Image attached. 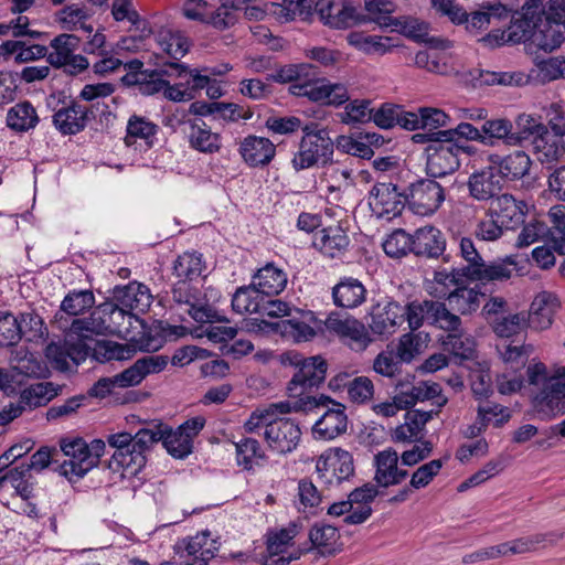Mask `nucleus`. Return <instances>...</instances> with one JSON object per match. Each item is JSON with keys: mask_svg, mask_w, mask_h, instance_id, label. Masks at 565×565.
<instances>
[{"mask_svg": "<svg viewBox=\"0 0 565 565\" xmlns=\"http://www.w3.org/2000/svg\"><path fill=\"white\" fill-rule=\"evenodd\" d=\"M461 315L477 311L487 294L481 290L489 281L509 279L515 267L509 256L502 260L487 264L470 238H461Z\"/></svg>", "mask_w": 565, "mask_h": 565, "instance_id": "f257e3e1", "label": "nucleus"}, {"mask_svg": "<svg viewBox=\"0 0 565 565\" xmlns=\"http://www.w3.org/2000/svg\"><path fill=\"white\" fill-rule=\"evenodd\" d=\"M334 140L327 127L318 122H308L302 127V137L291 166L299 172L312 167H327L333 163Z\"/></svg>", "mask_w": 565, "mask_h": 565, "instance_id": "f03ea898", "label": "nucleus"}, {"mask_svg": "<svg viewBox=\"0 0 565 565\" xmlns=\"http://www.w3.org/2000/svg\"><path fill=\"white\" fill-rule=\"evenodd\" d=\"M281 360L297 369L288 383L290 395L298 386L305 390L318 388L326 380L329 363L320 354L305 356L297 351H287L281 355Z\"/></svg>", "mask_w": 565, "mask_h": 565, "instance_id": "7ed1b4c3", "label": "nucleus"}, {"mask_svg": "<svg viewBox=\"0 0 565 565\" xmlns=\"http://www.w3.org/2000/svg\"><path fill=\"white\" fill-rule=\"evenodd\" d=\"M97 319L93 316L89 318L74 319L70 331L65 337V345L70 352V359L79 364L82 361L92 353L94 349V342L92 334H106L109 330V326L105 319Z\"/></svg>", "mask_w": 565, "mask_h": 565, "instance_id": "20e7f679", "label": "nucleus"}, {"mask_svg": "<svg viewBox=\"0 0 565 565\" xmlns=\"http://www.w3.org/2000/svg\"><path fill=\"white\" fill-rule=\"evenodd\" d=\"M141 287L137 286L136 282H130L126 286H116L113 290V299L119 305V309H126L125 320L127 319L130 326H132L134 320V322L140 327V330L138 331L140 337H137L136 340L140 351L151 352L160 348V342L151 334L150 328L147 326L145 320L132 313V310H145L138 300V290Z\"/></svg>", "mask_w": 565, "mask_h": 565, "instance_id": "39448f33", "label": "nucleus"}, {"mask_svg": "<svg viewBox=\"0 0 565 565\" xmlns=\"http://www.w3.org/2000/svg\"><path fill=\"white\" fill-rule=\"evenodd\" d=\"M403 309L412 331L419 329L425 320L444 330L456 331L459 328V317L451 313L444 302L415 300Z\"/></svg>", "mask_w": 565, "mask_h": 565, "instance_id": "423d86ee", "label": "nucleus"}, {"mask_svg": "<svg viewBox=\"0 0 565 565\" xmlns=\"http://www.w3.org/2000/svg\"><path fill=\"white\" fill-rule=\"evenodd\" d=\"M316 470L323 483L341 486L354 477L353 456L342 448H330L318 458Z\"/></svg>", "mask_w": 565, "mask_h": 565, "instance_id": "0eeeda50", "label": "nucleus"}, {"mask_svg": "<svg viewBox=\"0 0 565 565\" xmlns=\"http://www.w3.org/2000/svg\"><path fill=\"white\" fill-rule=\"evenodd\" d=\"M456 136H449V141L427 145L426 173L429 178L444 179L459 168V142Z\"/></svg>", "mask_w": 565, "mask_h": 565, "instance_id": "6e6552de", "label": "nucleus"}, {"mask_svg": "<svg viewBox=\"0 0 565 565\" xmlns=\"http://www.w3.org/2000/svg\"><path fill=\"white\" fill-rule=\"evenodd\" d=\"M406 195L409 210L423 216L435 213L445 200L444 185L434 178L412 182L407 186Z\"/></svg>", "mask_w": 565, "mask_h": 565, "instance_id": "1a4fd4ad", "label": "nucleus"}, {"mask_svg": "<svg viewBox=\"0 0 565 565\" xmlns=\"http://www.w3.org/2000/svg\"><path fill=\"white\" fill-rule=\"evenodd\" d=\"M406 205V190H401L392 180L377 181L370 191V206L379 217H396Z\"/></svg>", "mask_w": 565, "mask_h": 565, "instance_id": "9d476101", "label": "nucleus"}, {"mask_svg": "<svg viewBox=\"0 0 565 565\" xmlns=\"http://www.w3.org/2000/svg\"><path fill=\"white\" fill-rule=\"evenodd\" d=\"M61 450L71 459L57 465L55 471L65 477L70 482H76L93 469V463L87 461L90 458L88 445L83 438L62 440Z\"/></svg>", "mask_w": 565, "mask_h": 565, "instance_id": "9b49d317", "label": "nucleus"}, {"mask_svg": "<svg viewBox=\"0 0 565 565\" xmlns=\"http://www.w3.org/2000/svg\"><path fill=\"white\" fill-rule=\"evenodd\" d=\"M264 436L273 450L286 455L297 448L301 430L291 418H274L266 423Z\"/></svg>", "mask_w": 565, "mask_h": 565, "instance_id": "f8f14e48", "label": "nucleus"}, {"mask_svg": "<svg viewBox=\"0 0 565 565\" xmlns=\"http://www.w3.org/2000/svg\"><path fill=\"white\" fill-rule=\"evenodd\" d=\"M526 211L527 205L524 201L505 193L491 200L486 215L494 217L505 230H515L524 224Z\"/></svg>", "mask_w": 565, "mask_h": 565, "instance_id": "ddd939ff", "label": "nucleus"}, {"mask_svg": "<svg viewBox=\"0 0 565 565\" xmlns=\"http://www.w3.org/2000/svg\"><path fill=\"white\" fill-rule=\"evenodd\" d=\"M489 162L492 163L503 185L507 182H514L529 174L532 160L523 150L513 151L507 156L491 154Z\"/></svg>", "mask_w": 565, "mask_h": 565, "instance_id": "4468645a", "label": "nucleus"}, {"mask_svg": "<svg viewBox=\"0 0 565 565\" xmlns=\"http://www.w3.org/2000/svg\"><path fill=\"white\" fill-rule=\"evenodd\" d=\"M162 427L159 422H152L148 427L140 428L132 438V456L129 457L130 475L137 476L147 465V452L159 441L162 443Z\"/></svg>", "mask_w": 565, "mask_h": 565, "instance_id": "2eb2a0df", "label": "nucleus"}, {"mask_svg": "<svg viewBox=\"0 0 565 565\" xmlns=\"http://www.w3.org/2000/svg\"><path fill=\"white\" fill-rule=\"evenodd\" d=\"M154 64L158 67L156 70H145V75L141 78L139 93L143 96L163 92L164 86H168V81L163 79L164 76L182 78L183 73L189 71V66L184 63L154 62Z\"/></svg>", "mask_w": 565, "mask_h": 565, "instance_id": "dca6fc26", "label": "nucleus"}, {"mask_svg": "<svg viewBox=\"0 0 565 565\" xmlns=\"http://www.w3.org/2000/svg\"><path fill=\"white\" fill-rule=\"evenodd\" d=\"M510 19V10L499 1H487L480 6V9L471 13L461 12V24H466V30L472 34L487 29L491 23L505 21Z\"/></svg>", "mask_w": 565, "mask_h": 565, "instance_id": "f3484780", "label": "nucleus"}, {"mask_svg": "<svg viewBox=\"0 0 565 565\" xmlns=\"http://www.w3.org/2000/svg\"><path fill=\"white\" fill-rule=\"evenodd\" d=\"M350 243L347 231L338 223L315 233L312 246L326 257L339 258L348 252Z\"/></svg>", "mask_w": 565, "mask_h": 565, "instance_id": "a211bd4d", "label": "nucleus"}, {"mask_svg": "<svg viewBox=\"0 0 565 565\" xmlns=\"http://www.w3.org/2000/svg\"><path fill=\"white\" fill-rule=\"evenodd\" d=\"M329 404H331L332 407L328 408L312 427V434L318 439H334L344 434L348 428L345 405L335 399L329 402Z\"/></svg>", "mask_w": 565, "mask_h": 565, "instance_id": "6ab92c4d", "label": "nucleus"}, {"mask_svg": "<svg viewBox=\"0 0 565 565\" xmlns=\"http://www.w3.org/2000/svg\"><path fill=\"white\" fill-rule=\"evenodd\" d=\"M337 4L338 9L333 12L332 20L329 21V26L333 29H348L367 22L377 24L375 18L383 15L370 11L363 13L361 3L355 0H338Z\"/></svg>", "mask_w": 565, "mask_h": 565, "instance_id": "aec40b11", "label": "nucleus"}, {"mask_svg": "<svg viewBox=\"0 0 565 565\" xmlns=\"http://www.w3.org/2000/svg\"><path fill=\"white\" fill-rule=\"evenodd\" d=\"M238 151L249 167H265L274 159L276 146L268 138L248 135L241 141Z\"/></svg>", "mask_w": 565, "mask_h": 565, "instance_id": "412c9836", "label": "nucleus"}, {"mask_svg": "<svg viewBox=\"0 0 565 565\" xmlns=\"http://www.w3.org/2000/svg\"><path fill=\"white\" fill-rule=\"evenodd\" d=\"M558 303L550 292H540L532 301L529 311H523L527 327L535 331L546 330L553 323Z\"/></svg>", "mask_w": 565, "mask_h": 565, "instance_id": "4be33fe9", "label": "nucleus"}, {"mask_svg": "<svg viewBox=\"0 0 565 565\" xmlns=\"http://www.w3.org/2000/svg\"><path fill=\"white\" fill-rule=\"evenodd\" d=\"M382 494L379 487L373 483H365L362 487L354 488L348 495L351 505L360 504L352 513L345 515L344 523L347 524H362L372 515L371 503L377 495Z\"/></svg>", "mask_w": 565, "mask_h": 565, "instance_id": "5701e85b", "label": "nucleus"}, {"mask_svg": "<svg viewBox=\"0 0 565 565\" xmlns=\"http://www.w3.org/2000/svg\"><path fill=\"white\" fill-rule=\"evenodd\" d=\"M87 114L86 106L71 100L67 107L55 111L53 124L62 135H76L86 128L88 124Z\"/></svg>", "mask_w": 565, "mask_h": 565, "instance_id": "b1692460", "label": "nucleus"}, {"mask_svg": "<svg viewBox=\"0 0 565 565\" xmlns=\"http://www.w3.org/2000/svg\"><path fill=\"white\" fill-rule=\"evenodd\" d=\"M503 186L492 163L480 171L473 172L468 181L470 195L479 201L492 200Z\"/></svg>", "mask_w": 565, "mask_h": 565, "instance_id": "393cba45", "label": "nucleus"}, {"mask_svg": "<svg viewBox=\"0 0 565 565\" xmlns=\"http://www.w3.org/2000/svg\"><path fill=\"white\" fill-rule=\"evenodd\" d=\"M372 121L382 129L399 126L403 129L413 130L416 116L415 113L405 110L401 105L384 103L373 111Z\"/></svg>", "mask_w": 565, "mask_h": 565, "instance_id": "a878e982", "label": "nucleus"}, {"mask_svg": "<svg viewBox=\"0 0 565 565\" xmlns=\"http://www.w3.org/2000/svg\"><path fill=\"white\" fill-rule=\"evenodd\" d=\"M446 247L443 233L434 226H425L413 234V254L419 257L437 258Z\"/></svg>", "mask_w": 565, "mask_h": 565, "instance_id": "bb28decb", "label": "nucleus"}, {"mask_svg": "<svg viewBox=\"0 0 565 565\" xmlns=\"http://www.w3.org/2000/svg\"><path fill=\"white\" fill-rule=\"evenodd\" d=\"M563 381L564 376H561L559 370L544 381L542 390L535 396V407L539 413L545 409L553 412L555 408L561 411L565 407V386Z\"/></svg>", "mask_w": 565, "mask_h": 565, "instance_id": "cd10ccee", "label": "nucleus"}, {"mask_svg": "<svg viewBox=\"0 0 565 565\" xmlns=\"http://www.w3.org/2000/svg\"><path fill=\"white\" fill-rule=\"evenodd\" d=\"M132 438L134 435L127 431H120L107 436V444L109 447L115 449L110 459L105 462L108 469L114 472L124 470L130 473L131 463L129 462V457L132 456L134 450Z\"/></svg>", "mask_w": 565, "mask_h": 565, "instance_id": "c85d7f7f", "label": "nucleus"}, {"mask_svg": "<svg viewBox=\"0 0 565 565\" xmlns=\"http://www.w3.org/2000/svg\"><path fill=\"white\" fill-rule=\"evenodd\" d=\"M366 289L363 284L353 277L342 278L332 288L333 303L340 308L352 309L365 300Z\"/></svg>", "mask_w": 565, "mask_h": 565, "instance_id": "c756f323", "label": "nucleus"}, {"mask_svg": "<svg viewBox=\"0 0 565 565\" xmlns=\"http://www.w3.org/2000/svg\"><path fill=\"white\" fill-rule=\"evenodd\" d=\"M234 446L236 463L243 470L253 471L255 466H263L267 461L268 457L260 443L253 437H243Z\"/></svg>", "mask_w": 565, "mask_h": 565, "instance_id": "7c9ffc66", "label": "nucleus"}, {"mask_svg": "<svg viewBox=\"0 0 565 565\" xmlns=\"http://www.w3.org/2000/svg\"><path fill=\"white\" fill-rule=\"evenodd\" d=\"M125 310L126 309H119V305L116 301L114 302L113 299L100 303L97 307V310L94 311L90 316L94 315L97 321L99 319L106 320V323L109 326V330L106 331V333L116 334L126 341L136 342L137 335L132 334L129 328H124L121 322L117 321V318H121V320H125Z\"/></svg>", "mask_w": 565, "mask_h": 565, "instance_id": "2f4dec72", "label": "nucleus"}, {"mask_svg": "<svg viewBox=\"0 0 565 565\" xmlns=\"http://www.w3.org/2000/svg\"><path fill=\"white\" fill-rule=\"evenodd\" d=\"M253 280H255L258 290L263 292V295L274 297L286 288L287 275L273 263H268L257 270Z\"/></svg>", "mask_w": 565, "mask_h": 565, "instance_id": "473e14b6", "label": "nucleus"}, {"mask_svg": "<svg viewBox=\"0 0 565 565\" xmlns=\"http://www.w3.org/2000/svg\"><path fill=\"white\" fill-rule=\"evenodd\" d=\"M533 152L541 163H553L557 161L565 152L562 139L557 135H552L548 128L531 142Z\"/></svg>", "mask_w": 565, "mask_h": 565, "instance_id": "72a5a7b5", "label": "nucleus"}, {"mask_svg": "<svg viewBox=\"0 0 565 565\" xmlns=\"http://www.w3.org/2000/svg\"><path fill=\"white\" fill-rule=\"evenodd\" d=\"M158 44L161 50L169 56L170 60H164V62H177L180 63V60L189 52L190 42L186 36L181 34L180 32H172L170 30H161L157 36ZM156 56V62H163V58L159 55Z\"/></svg>", "mask_w": 565, "mask_h": 565, "instance_id": "f704fd0d", "label": "nucleus"}, {"mask_svg": "<svg viewBox=\"0 0 565 565\" xmlns=\"http://www.w3.org/2000/svg\"><path fill=\"white\" fill-rule=\"evenodd\" d=\"M547 128L541 120V117L521 114L513 124V135H511V146H522L524 142H532L537 135Z\"/></svg>", "mask_w": 565, "mask_h": 565, "instance_id": "c9c22d12", "label": "nucleus"}, {"mask_svg": "<svg viewBox=\"0 0 565 565\" xmlns=\"http://www.w3.org/2000/svg\"><path fill=\"white\" fill-rule=\"evenodd\" d=\"M190 121L191 132L189 135L190 146L203 153H214L221 148V137L218 134L212 132L210 127L200 120Z\"/></svg>", "mask_w": 565, "mask_h": 565, "instance_id": "e433bc0d", "label": "nucleus"}, {"mask_svg": "<svg viewBox=\"0 0 565 565\" xmlns=\"http://www.w3.org/2000/svg\"><path fill=\"white\" fill-rule=\"evenodd\" d=\"M159 427H162V446L169 455L177 459L188 457L193 450V443L190 436L182 434L179 429L173 430L169 425L159 420Z\"/></svg>", "mask_w": 565, "mask_h": 565, "instance_id": "4c0bfd02", "label": "nucleus"}, {"mask_svg": "<svg viewBox=\"0 0 565 565\" xmlns=\"http://www.w3.org/2000/svg\"><path fill=\"white\" fill-rule=\"evenodd\" d=\"M565 40V30L561 23L544 21L536 26L532 43L544 52H552L559 47Z\"/></svg>", "mask_w": 565, "mask_h": 565, "instance_id": "58836bf2", "label": "nucleus"}, {"mask_svg": "<svg viewBox=\"0 0 565 565\" xmlns=\"http://www.w3.org/2000/svg\"><path fill=\"white\" fill-rule=\"evenodd\" d=\"M473 366H467L468 381L471 387L472 395L476 399L482 402L487 401L493 393L491 386V377L489 374V364L483 362H476Z\"/></svg>", "mask_w": 565, "mask_h": 565, "instance_id": "ea45409f", "label": "nucleus"}, {"mask_svg": "<svg viewBox=\"0 0 565 565\" xmlns=\"http://www.w3.org/2000/svg\"><path fill=\"white\" fill-rule=\"evenodd\" d=\"M39 117L33 105L25 100L11 107L7 114V126L14 131H28L36 126Z\"/></svg>", "mask_w": 565, "mask_h": 565, "instance_id": "a19ab883", "label": "nucleus"}, {"mask_svg": "<svg viewBox=\"0 0 565 565\" xmlns=\"http://www.w3.org/2000/svg\"><path fill=\"white\" fill-rule=\"evenodd\" d=\"M263 296L253 280L250 285L236 289L232 298V308L237 313H258Z\"/></svg>", "mask_w": 565, "mask_h": 565, "instance_id": "79ce46f5", "label": "nucleus"}, {"mask_svg": "<svg viewBox=\"0 0 565 565\" xmlns=\"http://www.w3.org/2000/svg\"><path fill=\"white\" fill-rule=\"evenodd\" d=\"M429 341L430 338L428 333H414V331H412L403 334L397 345L396 358L399 359L401 362L411 363L415 356L424 352Z\"/></svg>", "mask_w": 565, "mask_h": 565, "instance_id": "37998d69", "label": "nucleus"}, {"mask_svg": "<svg viewBox=\"0 0 565 565\" xmlns=\"http://www.w3.org/2000/svg\"><path fill=\"white\" fill-rule=\"evenodd\" d=\"M339 537L338 529L329 524H315L309 532L310 546L318 548L322 556H334L337 548L332 544Z\"/></svg>", "mask_w": 565, "mask_h": 565, "instance_id": "c03bdc74", "label": "nucleus"}, {"mask_svg": "<svg viewBox=\"0 0 565 565\" xmlns=\"http://www.w3.org/2000/svg\"><path fill=\"white\" fill-rule=\"evenodd\" d=\"M348 43L365 54L387 53L394 45L390 38L366 35L363 32H351L347 36Z\"/></svg>", "mask_w": 565, "mask_h": 565, "instance_id": "a18cd8bd", "label": "nucleus"}, {"mask_svg": "<svg viewBox=\"0 0 565 565\" xmlns=\"http://www.w3.org/2000/svg\"><path fill=\"white\" fill-rule=\"evenodd\" d=\"M204 263L202 254L196 252H185L179 255L173 263V274L180 280L192 281L203 271Z\"/></svg>", "mask_w": 565, "mask_h": 565, "instance_id": "49530a36", "label": "nucleus"}, {"mask_svg": "<svg viewBox=\"0 0 565 565\" xmlns=\"http://www.w3.org/2000/svg\"><path fill=\"white\" fill-rule=\"evenodd\" d=\"M159 126L145 117L132 115L127 124L126 143L130 145V138H140L146 141L148 147H152Z\"/></svg>", "mask_w": 565, "mask_h": 565, "instance_id": "de8ad7c7", "label": "nucleus"}, {"mask_svg": "<svg viewBox=\"0 0 565 565\" xmlns=\"http://www.w3.org/2000/svg\"><path fill=\"white\" fill-rule=\"evenodd\" d=\"M491 328L493 332L500 338H511L519 334L527 327L524 312L505 313L500 318L492 320Z\"/></svg>", "mask_w": 565, "mask_h": 565, "instance_id": "09e8293b", "label": "nucleus"}, {"mask_svg": "<svg viewBox=\"0 0 565 565\" xmlns=\"http://www.w3.org/2000/svg\"><path fill=\"white\" fill-rule=\"evenodd\" d=\"M398 465V456L397 452L393 448L385 449L380 451L375 456V477L377 487L387 488L391 476L396 471V467Z\"/></svg>", "mask_w": 565, "mask_h": 565, "instance_id": "8fccbe9b", "label": "nucleus"}, {"mask_svg": "<svg viewBox=\"0 0 565 565\" xmlns=\"http://www.w3.org/2000/svg\"><path fill=\"white\" fill-rule=\"evenodd\" d=\"M95 305L90 290H72L63 299L61 310L70 316H78Z\"/></svg>", "mask_w": 565, "mask_h": 565, "instance_id": "3c124183", "label": "nucleus"}, {"mask_svg": "<svg viewBox=\"0 0 565 565\" xmlns=\"http://www.w3.org/2000/svg\"><path fill=\"white\" fill-rule=\"evenodd\" d=\"M415 116L416 122H414L413 130L423 129L436 132L449 121V116L445 111L431 107H420Z\"/></svg>", "mask_w": 565, "mask_h": 565, "instance_id": "603ef678", "label": "nucleus"}, {"mask_svg": "<svg viewBox=\"0 0 565 565\" xmlns=\"http://www.w3.org/2000/svg\"><path fill=\"white\" fill-rule=\"evenodd\" d=\"M385 254L392 258H401L413 253V234L403 228L395 230L383 243Z\"/></svg>", "mask_w": 565, "mask_h": 565, "instance_id": "864d4df0", "label": "nucleus"}, {"mask_svg": "<svg viewBox=\"0 0 565 565\" xmlns=\"http://www.w3.org/2000/svg\"><path fill=\"white\" fill-rule=\"evenodd\" d=\"M315 0H282L275 13L285 21H292L299 18L309 21L312 18Z\"/></svg>", "mask_w": 565, "mask_h": 565, "instance_id": "5fc2aeb1", "label": "nucleus"}, {"mask_svg": "<svg viewBox=\"0 0 565 565\" xmlns=\"http://www.w3.org/2000/svg\"><path fill=\"white\" fill-rule=\"evenodd\" d=\"M18 317L9 311H0V347H14L23 338Z\"/></svg>", "mask_w": 565, "mask_h": 565, "instance_id": "6e6d98bb", "label": "nucleus"}, {"mask_svg": "<svg viewBox=\"0 0 565 565\" xmlns=\"http://www.w3.org/2000/svg\"><path fill=\"white\" fill-rule=\"evenodd\" d=\"M280 333L285 338H290L295 342L310 341L317 334L316 330L305 321L297 319H287L276 323Z\"/></svg>", "mask_w": 565, "mask_h": 565, "instance_id": "4d7b16f0", "label": "nucleus"}, {"mask_svg": "<svg viewBox=\"0 0 565 565\" xmlns=\"http://www.w3.org/2000/svg\"><path fill=\"white\" fill-rule=\"evenodd\" d=\"M387 26L399 28L401 33L416 42L428 41V24L415 18H393Z\"/></svg>", "mask_w": 565, "mask_h": 565, "instance_id": "13d9d810", "label": "nucleus"}, {"mask_svg": "<svg viewBox=\"0 0 565 565\" xmlns=\"http://www.w3.org/2000/svg\"><path fill=\"white\" fill-rule=\"evenodd\" d=\"M552 234L551 228L540 220H532L524 224L516 239V246L527 247L539 241H546Z\"/></svg>", "mask_w": 565, "mask_h": 565, "instance_id": "bf43d9fd", "label": "nucleus"}, {"mask_svg": "<svg viewBox=\"0 0 565 565\" xmlns=\"http://www.w3.org/2000/svg\"><path fill=\"white\" fill-rule=\"evenodd\" d=\"M326 326L342 337H349L352 340H360L362 335L363 324L356 319H340L335 315H330L326 321Z\"/></svg>", "mask_w": 565, "mask_h": 565, "instance_id": "052dcab7", "label": "nucleus"}, {"mask_svg": "<svg viewBox=\"0 0 565 565\" xmlns=\"http://www.w3.org/2000/svg\"><path fill=\"white\" fill-rule=\"evenodd\" d=\"M477 412L481 425H488L493 422L495 427H500L511 417L508 407L488 401L486 404H479Z\"/></svg>", "mask_w": 565, "mask_h": 565, "instance_id": "680f3d73", "label": "nucleus"}, {"mask_svg": "<svg viewBox=\"0 0 565 565\" xmlns=\"http://www.w3.org/2000/svg\"><path fill=\"white\" fill-rule=\"evenodd\" d=\"M19 324L22 327L23 338L29 341H38L44 335L46 328L42 318L35 312H23L18 316Z\"/></svg>", "mask_w": 565, "mask_h": 565, "instance_id": "e2e57ef3", "label": "nucleus"}, {"mask_svg": "<svg viewBox=\"0 0 565 565\" xmlns=\"http://www.w3.org/2000/svg\"><path fill=\"white\" fill-rule=\"evenodd\" d=\"M87 396L84 394L74 395L64 401L61 405H53L46 412V419L49 422L56 420L58 418L71 417L75 415L78 409L85 405Z\"/></svg>", "mask_w": 565, "mask_h": 565, "instance_id": "0e129e2a", "label": "nucleus"}, {"mask_svg": "<svg viewBox=\"0 0 565 565\" xmlns=\"http://www.w3.org/2000/svg\"><path fill=\"white\" fill-rule=\"evenodd\" d=\"M349 398L354 404H365L374 395V384L367 376H356L349 385Z\"/></svg>", "mask_w": 565, "mask_h": 565, "instance_id": "69168bd1", "label": "nucleus"}, {"mask_svg": "<svg viewBox=\"0 0 565 565\" xmlns=\"http://www.w3.org/2000/svg\"><path fill=\"white\" fill-rule=\"evenodd\" d=\"M237 20L238 15L233 9L232 0H221V6L211 14L209 23L222 31L233 26Z\"/></svg>", "mask_w": 565, "mask_h": 565, "instance_id": "338daca9", "label": "nucleus"}, {"mask_svg": "<svg viewBox=\"0 0 565 565\" xmlns=\"http://www.w3.org/2000/svg\"><path fill=\"white\" fill-rule=\"evenodd\" d=\"M482 132L487 138L500 139L507 146H511L510 136L513 135V124L505 118L487 120L482 125Z\"/></svg>", "mask_w": 565, "mask_h": 565, "instance_id": "774afa93", "label": "nucleus"}]
</instances>
